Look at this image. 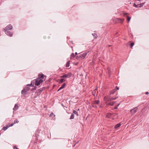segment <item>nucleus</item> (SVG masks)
<instances>
[{"instance_id": "obj_27", "label": "nucleus", "mask_w": 149, "mask_h": 149, "mask_svg": "<svg viewBox=\"0 0 149 149\" xmlns=\"http://www.w3.org/2000/svg\"><path fill=\"white\" fill-rule=\"evenodd\" d=\"M117 97H115V98H111L109 99L110 100H114L116 99Z\"/></svg>"}, {"instance_id": "obj_39", "label": "nucleus", "mask_w": 149, "mask_h": 149, "mask_svg": "<svg viewBox=\"0 0 149 149\" xmlns=\"http://www.w3.org/2000/svg\"><path fill=\"white\" fill-rule=\"evenodd\" d=\"M142 4H143H143H144V3H142Z\"/></svg>"}, {"instance_id": "obj_30", "label": "nucleus", "mask_w": 149, "mask_h": 149, "mask_svg": "<svg viewBox=\"0 0 149 149\" xmlns=\"http://www.w3.org/2000/svg\"><path fill=\"white\" fill-rule=\"evenodd\" d=\"M127 14H128V13H123V15L124 16H125V15H126Z\"/></svg>"}, {"instance_id": "obj_31", "label": "nucleus", "mask_w": 149, "mask_h": 149, "mask_svg": "<svg viewBox=\"0 0 149 149\" xmlns=\"http://www.w3.org/2000/svg\"><path fill=\"white\" fill-rule=\"evenodd\" d=\"M53 115V113H51L50 114V116H50V117H52V115Z\"/></svg>"}, {"instance_id": "obj_18", "label": "nucleus", "mask_w": 149, "mask_h": 149, "mask_svg": "<svg viewBox=\"0 0 149 149\" xmlns=\"http://www.w3.org/2000/svg\"><path fill=\"white\" fill-rule=\"evenodd\" d=\"M9 127H10V126H9V125H7L6 127H3V128L2 130L5 131V130H6Z\"/></svg>"}, {"instance_id": "obj_8", "label": "nucleus", "mask_w": 149, "mask_h": 149, "mask_svg": "<svg viewBox=\"0 0 149 149\" xmlns=\"http://www.w3.org/2000/svg\"><path fill=\"white\" fill-rule=\"evenodd\" d=\"M113 114L110 113H108L106 114V116L107 117L109 118H111V116L113 115Z\"/></svg>"}, {"instance_id": "obj_38", "label": "nucleus", "mask_w": 149, "mask_h": 149, "mask_svg": "<svg viewBox=\"0 0 149 149\" xmlns=\"http://www.w3.org/2000/svg\"><path fill=\"white\" fill-rule=\"evenodd\" d=\"M93 106L95 107H96V106Z\"/></svg>"}, {"instance_id": "obj_2", "label": "nucleus", "mask_w": 149, "mask_h": 149, "mask_svg": "<svg viewBox=\"0 0 149 149\" xmlns=\"http://www.w3.org/2000/svg\"><path fill=\"white\" fill-rule=\"evenodd\" d=\"M87 54V52H86L84 53L80 54L79 56H77V58L79 60H82L84 59Z\"/></svg>"}, {"instance_id": "obj_37", "label": "nucleus", "mask_w": 149, "mask_h": 149, "mask_svg": "<svg viewBox=\"0 0 149 149\" xmlns=\"http://www.w3.org/2000/svg\"><path fill=\"white\" fill-rule=\"evenodd\" d=\"M117 107H115V109H117Z\"/></svg>"}, {"instance_id": "obj_20", "label": "nucleus", "mask_w": 149, "mask_h": 149, "mask_svg": "<svg viewBox=\"0 0 149 149\" xmlns=\"http://www.w3.org/2000/svg\"><path fill=\"white\" fill-rule=\"evenodd\" d=\"M73 113L74 114H76L77 116H79L77 112L76 111L73 110Z\"/></svg>"}, {"instance_id": "obj_11", "label": "nucleus", "mask_w": 149, "mask_h": 149, "mask_svg": "<svg viewBox=\"0 0 149 149\" xmlns=\"http://www.w3.org/2000/svg\"><path fill=\"white\" fill-rule=\"evenodd\" d=\"M44 75L42 74H39L38 75L39 78H38L43 79L44 78Z\"/></svg>"}, {"instance_id": "obj_36", "label": "nucleus", "mask_w": 149, "mask_h": 149, "mask_svg": "<svg viewBox=\"0 0 149 149\" xmlns=\"http://www.w3.org/2000/svg\"><path fill=\"white\" fill-rule=\"evenodd\" d=\"M120 104H118L117 105V107H118V106Z\"/></svg>"}, {"instance_id": "obj_22", "label": "nucleus", "mask_w": 149, "mask_h": 149, "mask_svg": "<svg viewBox=\"0 0 149 149\" xmlns=\"http://www.w3.org/2000/svg\"><path fill=\"white\" fill-rule=\"evenodd\" d=\"M131 17H129L128 16H127V20L128 21V22L129 23L130 20L131 19Z\"/></svg>"}, {"instance_id": "obj_33", "label": "nucleus", "mask_w": 149, "mask_h": 149, "mask_svg": "<svg viewBox=\"0 0 149 149\" xmlns=\"http://www.w3.org/2000/svg\"><path fill=\"white\" fill-rule=\"evenodd\" d=\"M149 94V93L148 92H146L145 93V94L146 95H148Z\"/></svg>"}, {"instance_id": "obj_14", "label": "nucleus", "mask_w": 149, "mask_h": 149, "mask_svg": "<svg viewBox=\"0 0 149 149\" xmlns=\"http://www.w3.org/2000/svg\"><path fill=\"white\" fill-rule=\"evenodd\" d=\"M116 89H113L110 92L111 95V94L113 95L116 92Z\"/></svg>"}, {"instance_id": "obj_41", "label": "nucleus", "mask_w": 149, "mask_h": 149, "mask_svg": "<svg viewBox=\"0 0 149 149\" xmlns=\"http://www.w3.org/2000/svg\"><path fill=\"white\" fill-rule=\"evenodd\" d=\"M138 0V1H140V0Z\"/></svg>"}, {"instance_id": "obj_19", "label": "nucleus", "mask_w": 149, "mask_h": 149, "mask_svg": "<svg viewBox=\"0 0 149 149\" xmlns=\"http://www.w3.org/2000/svg\"><path fill=\"white\" fill-rule=\"evenodd\" d=\"M33 83H34V82H33V81L31 82V83L30 84H27L26 86H34V84H33Z\"/></svg>"}, {"instance_id": "obj_12", "label": "nucleus", "mask_w": 149, "mask_h": 149, "mask_svg": "<svg viewBox=\"0 0 149 149\" xmlns=\"http://www.w3.org/2000/svg\"><path fill=\"white\" fill-rule=\"evenodd\" d=\"M100 103V101L98 100H95L94 101L93 103V105L94 104H96L98 105Z\"/></svg>"}, {"instance_id": "obj_32", "label": "nucleus", "mask_w": 149, "mask_h": 149, "mask_svg": "<svg viewBox=\"0 0 149 149\" xmlns=\"http://www.w3.org/2000/svg\"><path fill=\"white\" fill-rule=\"evenodd\" d=\"M14 123H13L11 124L10 125H9V126H10V127L14 125Z\"/></svg>"}, {"instance_id": "obj_4", "label": "nucleus", "mask_w": 149, "mask_h": 149, "mask_svg": "<svg viewBox=\"0 0 149 149\" xmlns=\"http://www.w3.org/2000/svg\"><path fill=\"white\" fill-rule=\"evenodd\" d=\"M137 109V107H136L134 109L131 110L130 112L132 114H134L136 112Z\"/></svg>"}, {"instance_id": "obj_23", "label": "nucleus", "mask_w": 149, "mask_h": 149, "mask_svg": "<svg viewBox=\"0 0 149 149\" xmlns=\"http://www.w3.org/2000/svg\"><path fill=\"white\" fill-rule=\"evenodd\" d=\"M74 117V114H72V115L70 117V119H73Z\"/></svg>"}, {"instance_id": "obj_5", "label": "nucleus", "mask_w": 149, "mask_h": 149, "mask_svg": "<svg viewBox=\"0 0 149 149\" xmlns=\"http://www.w3.org/2000/svg\"><path fill=\"white\" fill-rule=\"evenodd\" d=\"M12 26L11 25H8L5 28L4 30H10L12 29Z\"/></svg>"}, {"instance_id": "obj_13", "label": "nucleus", "mask_w": 149, "mask_h": 149, "mask_svg": "<svg viewBox=\"0 0 149 149\" xmlns=\"http://www.w3.org/2000/svg\"><path fill=\"white\" fill-rule=\"evenodd\" d=\"M18 108V106L17 104L15 105L14 108H13V109L14 110H16Z\"/></svg>"}, {"instance_id": "obj_28", "label": "nucleus", "mask_w": 149, "mask_h": 149, "mask_svg": "<svg viewBox=\"0 0 149 149\" xmlns=\"http://www.w3.org/2000/svg\"><path fill=\"white\" fill-rule=\"evenodd\" d=\"M133 6L136 8H137L138 7V5L136 4L135 3L134 4Z\"/></svg>"}, {"instance_id": "obj_3", "label": "nucleus", "mask_w": 149, "mask_h": 149, "mask_svg": "<svg viewBox=\"0 0 149 149\" xmlns=\"http://www.w3.org/2000/svg\"><path fill=\"white\" fill-rule=\"evenodd\" d=\"M30 89L27 86L25 87V88L22 91V93L23 94L27 92L28 91H29Z\"/></svg>"}, {"instance_id": "obj_34", "label": "nucleus", "mask_w": 149, "mask_h": 149, "mask_svg": "<svg viewBox=\"0 0 149 149\" xmlns=\"http://www.w3.org/2000/svg\"><path fill=\"white\" fill-rule=\"evenodd\" d=\"M116 88L117 90H118L119 89V88L117 86L116 87Z\"/></svg>"}, {"instance_id": "obj_10", "label": "nucleus", "mask_w": 149, "mask_h": 149, "mask_svg": "<svg viewBox=\"0 0 149 149\" xmlns=\"http://www.w3.org/2000/svg\"><path fill=\"white\" fill-rule=\"evenodd\" d=\"M72 75V74L71 72H69L67 74H66V78H69Z\"/></svg>"}, {"instance_id": "obj_35", "label": "nucleus", "mask_w": 149, "mask_h": 149, "mask_svg": "<svg viewBox=\"0 0 149 149\" xmlns=\"http://www.w3.org/2000/svg\"><path fill=\"white\" fill-rule=\"evenodd\" d=\"M75 55H77V52H75Z\"/></svg>"}, {"instance_id": "obj_6", "label": "nucleus", "mask_w": 149, "mask_h": 149, "mask_svg": "<svg viewBox=\"0 0 149 149\" xmlns=\"http://www.w3.org/2000/svg\"><path fill=\"white\" fill-rule=\"evenodd\" d=\"M6 33L8 36H12L13 35V34L11 33L10 31L7 30H5V31Z\"/></svg>"}, {"instance_id": "obj_40", "label": "nucleus", "mask_w": 149, "mask_h": 149, "mask_svg": "<svg viewBox=\"0 0 149 149\" xmlns=\"http://www.w3.org/2000/svg\"><path fill=\"white\" fill-rule=\"evenodd\" d=\"M75 144H74V146L75 145Z\"/></svg>"}, {"instance_id": "obj_9", "label": "nucleus", "mask_w": 149, "mask_h": 149, "mask_svg": "<svg viewBox=\"0 0 149 149\" xmlns=\"http://www.w3.org/2000/svg\"><path fill=\"white\" fill-rule=\"evenodd\" d=\"M117 21L118 22L122 23L124 20V19H121L120 18H117Z\"/></svg>"}, {"instance_id": "obj_21", "label": "nucleus", "mask_w": 149, "mask_h": 149, "mask_svg": "<svg viewBox=\"0 0 149 149\" xmlns=\"http://www.w3.org/2000/svg\"><path fill=\"white\" fill-rule=\"evenodd\" d=\"M66 67L68 68L69 67V61H68L67 63L66 64Z\"/></svg>"}, {"instance_id": "obj_24", "label": "nucleus", "mask_w": 149, "mask_h": 149, "mask_svg": "<svg viewBox=\"0 0 149 149\" xmlns=\"http://www.w3.org/2000/svg\"><path fill=\"white\" fill-rule=\"evenodd\" d=\"M59 79H60V80H59V83H61L62 82H63V80H64L63 79H62V78H61Z\"/></svg>"}, {"instance_id": "obj_17", "label": "nucleus", "mask_w": 149, "mask_h": 149, "mask_svg": "<svg viewBox=\"0 0 149 149\" xmlns=\"http://www.w3.org/2000/svg\"><path fill=\"white\" fill-rule=\"evenodd\" d=\"M120 125L121 124L120 123H118L115 126L114 128L115 129H117L119 127Z\"/></svg>"}, {"instance_id": "obj_25", "label": "nucleus", "mask_w": 149, "mask_h": 149, "mask_svg": "<svg viewBox=\"0 0 149 149\" xmlns=\"http://www.w3.org/2000/svg\"><path fill=\"white\" fill-rule=\"evenodd\" d=\"M75 56L74 55V53H72L71 55V57L72 58H74Z\"/></svg>"}, {"instance_id": "obj_29", "label": "nucleus", "mask_w": 149, "mask_h": 149, "mask_svg": "<svg viewBox=\"0 0 149 149\" xmlns=\"http://www.w3.org/2000/svg\"><path fill=\"white\" fill-rule=\"evenodd\" d=\"M18 122L17 120H15L14 121V124H15L16 123H17Z\"/></svg>"}, {"instance_id": "obj_15", "label": "nucleus", "mask_w": 149, "mask_h": 149, "mask_svg": "<svg viewBox=\"0 0 149 149\" xmlns=\"http://www.w3.org/2000/svg\"><path fill=\"white\" fill-rule=\"evenodd\" d=\"M115 103L116 102H110V103H107V104L111 106H113Z\"/></svg>"}, {"instance_id": "obj_1", "label": "nucleus", "mask_w": 149, "mask_h": 149, "mask_svg": "<svg viewBox=\"0 0 149 149\" xmlns=\"http://www.w3.org/2000/svg\"><path fill=\"white\" fill-rule=\"evenodd\" d=\"M43 81L42 79L40 78H37L33 81V82L35 84V85L38 86L40 85V84L42 83Z\"/></svg>"}, {"instance_id": "obj_26", "label": "nucleus", "mask_w": 149, "mask_h": 149, "mask_svg": "<svg viewBox=\"0 0 149 149\" xmlns=\"http://www.w3.org/2000/svg\"><path fill=\"white\" fill-rule=\"evenodd\" d=\"M134 42H132V43L131 44V45H130V47L131 48H132V47H133V46L134 45Z\"/></svg>"}, {"instance_id": "obj_7", "label": "nucleus", "mask_w": 149, "mask_h": 149, "mask_svg": "<svg viewBox=\"0 0 149 149\" xmlns=\"http://www.w3.org/2000/svg\"><path fill=\"white\" fill-rule=\"evenodd\" d=\"M98 91H97V88H96L95 90H94L93 92V95L95 96V95H97Z\"/></svg>"}, {"instance_id": "obj_16", "label": "nucleus", "mask_w": 149, "mask_h": 149, "mask_svg": "<svg viewBox=\"0 0 149 149\" xmlns=\"http://www.w3.org/2000/svg\"><path fill=\"white\" fill-rule=\"evenodd\" d=\"M65 85V83H64L62 85V86L61 87H60V88L58 90V91H59L60 90L63 88L64 87Z\"/></svg>"}]
</instances>
